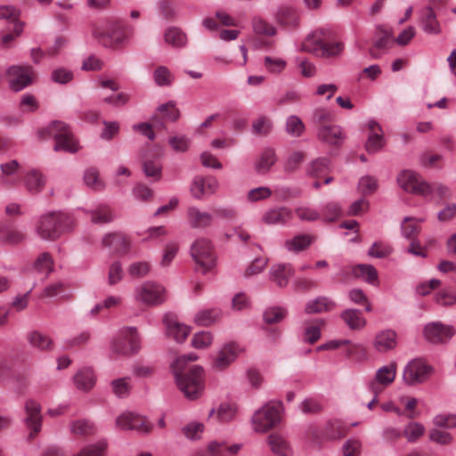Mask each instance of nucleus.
Masks as SVG:
<instances>
[{
  "label": "nucleus",
  "mask_w": 456,
  "mask_h": 456,
  "mask_svg": "<svg viewBox=\"0 0 456 456\" xmlns=\"http://www.w3.org/2000/svg\"><path fill=\"white\" fill-rule=\"evenodd\" d=\"M282 411V403L280 401L265 403L252 415V428L256 433H266L281 422Z\"/></svg>",
  "instance_id": "obj_4"
},
{
  "label": "nucleus",
  "mask_w": 456,
  "mask_h": 456,
  "mask_svg": "<svg viewBox=\"0 0 456 456\" xmlns=\"http://www.w3.org/2000/svg\"><path fill=\"white\" fill-rule=\"evenodd\" d=\"M53 260L48 252L40 254L34 262L33 268L40 273L48 275L53 270Z\"/></svg>",
  "instance_id": "obj_51"
},
{
  "label": "nucleus",
  "mask_w": 456,
  "mask_h": 456,
  "mask_svg": "<svg viewBox=\"0 0 456 456\" xmlns=\"http://www.w3.org/2000/svg\"><path fill=\"white\" fill-rule=\"evenodd\" d=\"M324 40V30L322 28L315 29L305 37L299 46V50L318 56Z\"/></svg>",
  "instance_id": "obj_22"
},
{
  "label": "nucleus",
  "mask_w": 456,
  "mask_h": 456,
  "mask_svg": "<svg viewBox=\"0 0 456 456\" xmlns=\"http://www.w3.org/2000/svg\"><path fill=\"white\" fill-rule=\"evenodd\" d=\"M424 217L415 218L405 216L401 224L402 235L406 239H414L420 231L419 223H423Z\"/></svg>",
  "instance_id": "obj_37"
},
{
  "label": "nucleus",
  "mask_w": 456,
  "mask_h": 456,
  "mask_svg": "<svg viewBox=\"0 0 456 456\" xmlns=\"http://www.w3.org/2000/svg\"><path fill=\"white\" fill-rule=\"evenodd\" d=\"M70 431L77 436H89L94 432V427L92 422L87 419H78L71 422Z\"/></svg>",
  "instance_id": "obj_60"
},
{
  "label": "nucleus",
  "mask_w": 456,
  "mask_h": 456,
  "mask_svg": "<svg viewBox=\"0 0 456 456\" xmlns=\"http://www.w3.org/2000/svg\"><path fill=\"white\" fill-rule=\"evenodd\" d=\"M399 186L406 192L427 197L430 193V183L412 170H403L397 176Z\"/></svg>",
  "instance_id": "obj_9"
},
{
  "label": "nucleus",
  "mask_w": 456,
  "mask_h": 456,
  "mask_svg": "<svg viewBox=\"0 0 456 456\" xmlns=\"http://www.w3.org/2000/svg\"><path fill=\"white\" fill-rule=\"evenodd\" d=\"M186 219L190 227L206 229L212 224L214 216L209 212L200 210L195 206H190L186 211Z\"/></svg>",
  "instance_id": "obj_20"
},
{
  "label": "nucleus",
  "mask_w": 456,
  "mask_h": 456,
  "mask_svg": "<svg viewBox=\"0 0 456 456\" xmlns=\"http://www.w3.org/2000/svg\"><path fill=\"white\" fill-rule=\"evenodd\" d=\"M141 347L137 330L133 327L121 329L113 338L110 348L117 354L130 355L136 354Z\"/></svg>",
  "instance_id": "obj_7"
},
{
  "label": "nucleus",
  "mask_w": 456,
  "mask_h": 456,
  "mask_svg": "<svg viewBox=\"0 0 456 456\" xmlns=\"http://www.w3.org/2000/svg\"><path fill=\"white\" fill-rule=\"evenodd\" d=\"M392 248L384 242H374L368 250V256L375 258H385L391 255Z\"/></svg>",
  "instance_id": "obj_63"
},
{
  "label": "nucleus",
  "mask_w": 456,
  "mask_h": 456,
  "mask_svg": "<svg viewBox=\"0 0 456 456\" xmlns=\"http://www.w3.org/2000/svg\"><path fill=\"white\" fill-rule=\"evenodd\" d=\"M236 407L233 404L230 403H222L217 411H216L214 409H212L209 411L208 418L213 417L216 415V419L221 422H228L233 419V418L236 415Z\"/></svg>",
  "instance_id": "obj_48"
},
{
  "label": "nucleus",
  "mask_w": 456,
  "mask_h": 456,
  "mask_svg": "<svg viewBox=\"0 0 456 456\" xmlns=\"http://www.w3.org/2000/svg\"><path fill=\"white\" fill-rule=\"evenodd\" d=\"M432 422L436 428L446 429L456 428V414L439 413L433 418Z\"/></svg>",
  "instance_id": "obj_56"
},
{
  "label": "nucleus",
  "mask_w": 456,
  "mask_h": 456,
  "mask_svg": "<svg viewBox=\"0 0 456 456\" xmlns=\"http://www.w3.org/2000/svg\"><path fill=\"white\" fill-rule=\"evenodd\" d=\"M344 44L340 42L325 43L317 57L331 58L338 56L344 51Z\"/></svg>",
  "instance_id": "obj_57"
},
{
  "label": "nucleus",
  "mask_w": 456,
  "mask_h": 456,
  "mask_svg": "<svg viewBox=\"0 0 456 456\" xmlns=\"http://www.w3.org/2000/svg\"><path fill=\"white\" fill-rule=\"evenodd\" d=\"M340 317L350 330H359L366 325L362 313L357 309H346L340 314Z\"/></svg>",
  "instance_id": "obj_32"
},
{
  "label": "nucleus",
  "mask_w": 456,
  "mask_h": 456,
  "mask_svg": "<svg viewBox=\"0 0 456 456\" xmlns=\"http://www.w3.org/2000/svg\"><path fill=\"white\" fill-rule=\"evenodd\" d=\"M419 25L428 35H439L441 26L432 7L426 6L419 12Z\"/></svg>",
  "instance_id": "obj_19"
},
{
  "label": "nucleus",
  "mask_w": 456,
  "mask_h": 456,
  "mask_svg": "<svg viewBox=\"0 0 456 456\" xmlns=\"http://www.w3.org/2000/svg\"><path fill=\"white\" fill-rule=\"evenodd\" d=\"M440 428H431L428 432L429 441L440 445H450L453 442V436L451 433L439 429Z\"/></svg>",
  "instance_id": "obj_55"
},
{
  "label": "nucleus",
  "mask_w": 456,
  "mask_h": 456,
  "mask_svg": "<svg viewBox=\"0 0 456 456\" xmlns=\"http://www.w3.org/2000/svg\"><path fill=\"white\" fill-rule=\"evenodd\" d=\"M19 168H20V164L15 159H12V160L5 162V163H2L0 165V169H1V173H2L0 185H4V186L13 185L15 183V182L13 180H12L10 177L12 176L13 175H15L17 173V171L19 170Z\"/></svg>",
  "instance_id": "obj_43"
},
{
  "label": "nucleus",
  "mask_w": 456,
  "mask_h": 456,
  "mask_svg": "<svg viewBox=\"0 0 456 456\" xmlns=\"http://www.w3.org/2000/svg\"><path fill=\"white\" fill-rule=\"evenodd\" d=\"M102 247L108 248L110 253H125L129 248V241L126 237L120 232L105 234L102 240Z\"/></svg>",
  "instance_id": "obj_24"
},
{
  "label": "nucleus",
  "mask_w": 456,
  "mask_h": 456,
  "mask_svg": "<svg viewBox=\"0 0 456 456\" xmlns=\"http://www.w3.org/2000/svg\"><path fill=\"white\" fill-rule=\"evenodd\" d=\"M29 344L39 350H49L52 347V339L45 334L34 330L28 336Z\"/></svg>",
  "instance_id": "obj_50"
},
{
  "label": "nucleus",
  "mask_w": 456,
  "mask_h": 456,
  "mask_svg": "<svg viewBox=\"0 0 456 456\" xmlns=\"http://www.w3.org/2000/svg\"><path fill=\"white\" fill-rule=\"evenodd\" d=\"M298 219L302 222H314L321 219L322 215L319 211L308 205H300L295 209Z\"/></svg>",
  "instance_id": "obj_54"
},
{
  "label": "nucleus",
  "mask_w": 456,
  "mask_h": 456,
  "mask_svg": "<svg viewBox=\"0 0 456 456\" xmlns=\"http://www.w3.org/2000/svg\"><path fill=\"white\" fill-rule=\"evenodd\" d=\"M295 270L290 264H276L271 267L270 280L277 286L283 288L294 275Z\"/></svg>",
  "instance_id": "obj_26"
},
{
  "label": "nucleus",
  "mask_w": 456,
  "mask_h": 456,
  "mask_svg": "<svg viewBox=\"0 0 456 456\" xmlns=\"http://www.w3.org/2000/svg\"><path fill=\"white\" fill-rule=\"evenodd\" d=\"M432 367L422 359L417 358L409 362L403 372V382L408 386L424 383L431 376Z\"/></svg>",
  "instance_id": "obj_10"
},
{
  "label": "nucleus",
  "mask_w": 456,
  "mask_h": 456,
  "mask_svg": "<svg viewBox=\"0 0 456 456\" xmlns=\"http://www.w3.org/2000/svg\"><path fill=\"white\" fill-rule=\"evenodd\" d=\"M83 180L87 187L96 191H102L105 187L104 182L100 177L98 169L93 167L85 170Z\"/></svg>",
  "instance_id": "obj_40"
},
{
  "label": "nucleus",
  "mask_w": 456,
  "mask_h": 456,
  "mask_svg": "<svg viewBox=\"0 0 456 456\" xmlns=\"http://www.w3.org/2000/svg\"><path fill=\"white\" fill-rule=\"evenodd\" d=\"M305 130V125L300 118L291 115L286 121V132L295 137L300 136Z\"/></svg>",
  "instance_id": "obj_61"
},
{
  "label": "nucleus",
  "mask_w": 456,
  "mask_h": 456,
  "mask_svg": "<svg viewBox=\"0 0 456 456\" xmlns=\"http://www.w3.org/2000/svg\"><path fill=\"white\" fill-rule=\"evenodd\" d=\"M314 240L309 234H298L284 242V248L290 252L298 253L306 249Z\"/></svg>",
  "instance_id": "obj_35"
},
{
  "label": "nucleus",
  "mask_w": 456,
  "mask_h": 456,
  "mask_svg": "<svg viewBox=\"0 0 456 456\" xmlns=\"http://www.w3.org/2000/svg\"><path fill=\"white\" fill-rule=\"evenodd\" d=\"M397 344V335L395 330L387 329L379 331L373 339V346L379 353L393 350Z\"/></svg>",
  "instance_id": "obj_23"
},
{
  "label": "nucleus",
  "mask_w": 456,
  "mask_h": 456,
  "mask_svg": "<svg viewBox=\"0 0 456 456\" xmlns=\"http://www.w3.org/2000/svg\"><path fill=\"white\" fill-rule=\"evenodd\" d=\"M243 347L236 342L223 345L213 358L212 367L217 370L227 369L242 353Z\"/></svg>",
  "instance_id": "obj_14"
},
{
  "label": "nucleus",
  "mask_w": 456,
  "mask_h": 456,
  "mask_svg": "<svg viewBox=\"0 0 456 456\" xmlns=\"http://www.w3.org/2000/svg\"><path fill=\"white\" fill-rule=\"evenodd\" d=\"M214 336L210 331H200L194 334L191 346L196 349H205L213 343Z\"/></svg>",
  "instance_id": "obj_59"
},
{
  "label": "nucleus",
  "mask_w": 456,
  "mask_h": 456,
  "mask_svg": "<svg viewBox=\"0 0 456 456\" xmlns=\"http://www.w3.org/2000/svg\"><path fill=\"white\" fill-rule=\"evenodd\" d=\"M241 448V444H235L232 445H227L224 442H211L208 448L205 450H199L194 452L193 456H227L236 454L240 449Z\"/></svg>",
  "instance_id": "obj_21"
},
{
  "label": "nucleus",
  "mask_w": 456,
  "mask_h": 456,
  "mask_svg": "<svg viewBox=\"0 0 456 456\" xmlns=\"http://www.w3.org/2000/svg\"><path fill=\"white\" fill-rule=\"evenodd\" d=\"M334 307L335 303L331 299L326 297H318L307 302L305 312L307 314H319L331 311Z\"/></svg>",
  "instance_id": "obj_38"
},
{
  "label": "nucleus",
  "mask_w": 456,
  "mask_h": 456,
  "mask_svg": "<svg viewBox=\"0 0 456 456\" xmlns=\"http://www.w3.org/2000/svg\"><path fill=\"white\" fill-rule=\"evenodd\" d=\"M95 380V375L90 368L82 369L74 376V383L77 388L86 392L94 387Z\"/></svg>",
  "instance_id": "obj_34"
},
{
  "label": "nucleus",
  "mask_w": 456,
  "mask_h": 456,
  "mask_svg": "<svg viewBox=\"0 0 456 456\" xmlns=\"http://www.w3.org/2000/svg\"><path fill=\"white\" fill-rule=\"evenodd\" d=\"M111 389L118 398H126L129 395L132 389L131 378L124 377L113 379L111 381Z\"/></svg>",
  "instance_id": "obj_46"
},
{
  "label": "nucleus",
  "mask_w": 456,
  "mask_h": 456,
  "mask_svg": "<svg viewBox=\"0 0 456 456\" xmlns=\"http://www.w3.org/2000/svg\"><path fill=\"white\" fill-rule=\"evenodd\" d=\"M424 338L434 345H444L448 343L455 335L456 330L454 326L442 322H431L427 323L423 328Z\"/></svg>",
  "instance_id": "obj_11"
},
{
  "label": "nucleus",
  "mask_w": 456,
  "mask_h": 456,
  "mask_svg": "<svg viewBox=\"0 0 456 456\" xmlns=\"http://www.w3.org/2000/svg\"><path fill=\"white\" fill-rule=\"evenodd\" d=\"M6 76L11 90L20 92L32 83L35 73L30 65H16L7 69Z\"/></svg>",
  "instance_id": "obj_12"
},
{
  "label": "nucleus",
  "mask_w": 456,
  "mask_h": 456,
  "mask_svg": "<svg viewBox=\"0 0 456 456\" xmlns=\"http://www.w3.org/2000/svg\"><path fill=\"white\" fill-rule=\"evenodd\" d=\"M158 112L161 114L165 120L171 122L176 121L180 117V111L175 107V103L172 101L159 105L158 108Z\"/></svg>",
  "instance_id": "obj_58"
},
{
  "label": "nucleus",
  "mask_w": 456,
  "mask_h": 456,
  "mask_svg": "<svg viewBox=\"0 0 456 456\" xmlns=\"http://www.w3.org/2000/svg\"><path fill=\"white\" fill-rule=\"evenodd\" d=\"M107 448L106 441H99L94 444L84 447L77 454L74 456H102Z\"/></svg>",
  "instance_id": "obj_64"
},
{
  "label": "nucleus",
  "mask_w": 456,
  "mask_h": 456,
  "mask_svg": "<svg viewBox=\"0 0 456 456\" xmlns=\"http://www.w3.org/2000/svg\"><path fill=\"white\" fill-rule=\"evenodd\" d=\"M292 218V212L285 207L270 208L263 215V222L266 224H284Z\"/></svg>",
  "instance_id": "obj_29"
},
{
  "label": "nucleus",
  "mask_w": 456,
  "mask_h": 456,
  "mask_svg": "<svg viewBox=\"0 0 456 456\" xmlns=\"http://www.w3.org/2000/svg\"><path fill=\"white\" fill-rule=\"evenodd\" d=\"M117 217L112 209L104 204L99 205L91 212L92 222L94 224H107L112 222Z\"/></svg>",
  "instance_id": "obj_41"
},
{
  "label": "nucleus",
  "mask_w": 456,
  "mask_h": 456,
  "mask_svg": "<svg viewBox=\"0 0 456 456\" xmlns=\"http://www.w3.org/2000/svg\"><path fill=\"white\" fill-rule=\"evenodd\" d=\"M370 134L365 143V149L368 153H376L379 151L384 144L383 132L376 121L369 123Z\"/></svg>",
  "instance_id": "obj_28"
},
{
  "label": "nucleus",
  "mask_w": 456,
  "mask_h": 456,
  "mask_svg": "<svg viewBox=\"0 0 456 456\" xmlns=\"http://www.w3.org/2000/svg\"><path fill=\"white\" fill-rule=\"evenodd\" d=\"M317 137L329 145H339L344 141L342 128L336 125L322 126L318 129Z\"/></svg>",
  "instance_id": "obj_25"
},
{
  "label": "nucleus",
  "mask_w": 456,
  "mask_h": 456,
  "mask_svg": "<svg viewBox=\"0 0 456 456\" xmlns=\"http://www.w3.org/2000/svg\"><path fill=\"white\" fill-rule=\"evenodd\" d=\"M41 411V404L33 399H28L24 403V423L27 428L30 431L29 436L31 437L41 431L43 421Z\"/></svg>",
  "instance_id": "obj_15"
},
{
  "label": "nucleus",
  "mask_w": 456,
  "mask_h": 456,
  "mask_svg": "<svg viewBox=\"0 0 456 456\" xmlns=\"http://www.w3.org/2000/svg\"><path fill=\"white\" fill-rule=\"evenodd\" d=\"M24 239V233L12 226L4 225L0 229V240L4 243L15 245Z\"/></svg>",
  "instance_id": "obj_42"
},
{
  "label": "nucleus",
  "mask_w": 456,
  "mask_h": 456,
  "mask_svg": "<svg viewBox=\"0 0 456 456\" xmlns=\"http://www.w3.org/2000/svg\"><path fill=\"white\" fill-rule=\"evenodd\" d=\"M134 298L146 306L159 305L166 301V289L159 282L146 281L135 287Z\"/></svg>",
  "instance_id": "obj_6"
},
{
  "label": "nucleus",
  "mask_w": 456,
  "mask_h": 456,
  "mask_svg": "<svg viewBox=\"0 0 456 456\" xmlns=\"http://www.w3.org/2000/svg\"><path fill=\"white\" fill-rule=\"evenodd\" d=\"M45 176L37 169L28 171L24 178L25 187L31 193L40 192L45 187Z\"/></svg>",
  "instance_id": "obj_33"
},
{
  "label": "nucleus",
  "mask_w": 456,
  "mask_h": 456,
  "mask_svg": "<svg viewBox=\"0 0 456 456\" xmlns=\"http://www.w3.org/2000/svg\"><path fill=\"white\" fill-rule=\"evenodd\" d=\"M267 444L271 451L278 456H292L293 449L287 438L279 433H272L267 436Z\"/></svg>",
  "instance_id": "obj_27"
},
{
  "label": "nucleus",
  "mask_w": 456,
  "mask_h": 456,
  "mask_svg": "<svg viewBox=\"0 0 456 456\" xmlns=\"http://www.w3.org/2000/svg\"><path fill=\"white\" fill-rule=\"evenodd\" d=\"M93 37L104 48L118 51L129 45L131 32L118 21L104 20L92 27Z\"/></svg>",
  "instance_id": "obj_3"
},
{
  "label": "nucleus",
  "mask_w": 456,
  "mask_h": 456,
  "mask_svg": "<svg viewBox=\"0 0 456 456\" xmlns=\"http://www.w3.org/2000/svg\"><path fill=\"white\" fill-rule=\"evenodd\" d=\"M396 365L392 362L380 367L375 374L374 380L370 383V387L374 389L376 383L383 387H388L395 379Z\"/></svg>",
  "instance_id": "obj_31"
},
{
  "label": "nucleus",
  "mask_w": 456,
  "mask_h": 456,
  "mask_svg": "<svg viewBox=\"0 0 456 456\" xmlns=\"http://www.w3.org/2000/svg\"><path fill=\"white\" fill-rule=\"evenodd\" d=\"M116 426L120 430H131L142 435L149 434L152 429V425L144 417L133 411L119 414L116 419Z\"/></svg>",
  "instance_id": "obj_13"
},
{
  "label": "nucleus",
  "mask_w": 456,
  "mask_h": 456,
  "mask_svg": "<svg viewBox=\"0 0 456 456\" xmlns=\"http://www.w3.org/2000/svg\"><path fill=\"white\" fill-rule=\"evenodd\" d=\"M397 402L400 405L403 406L404 416L408 419H413L419 416V412L417 411L418 399L415 397L402 395L397 398Z\"/></svg>",
  "instance_id": "obj_49"
},
{
  "label": "nucleus",
  "mask_w": 456,
  "mask_h": 456,
  "mask_svg": "<svg viewBox=\"0 0 456 456\" xmlns=\"http://www.w3.org/2000/svg\"><path fill=\"white\" fill-rule=\"evenodd\" d=\"M393 45L394 38L392 31L378 28L373 45L370 49V53L373 58L379 59L392 48Z\"/></svg>",
  "instance_id": "obj_18"
},
{
  "label": "nucleus",
  "mask_w": 456,
  "mask_h": 456,
  "mask_svg": "<svg viewBox=\"0 0 456 456\" xmlns=\"http://www.w3.org/2000/svg\"><path fill=\"white\" fill-rule=\"evenodd\" d=\"M329 167L330 160L327 158H319L308 165L306 173L313 177H321L329 170Z\"/></svg>",
  "instance_id": "obj_53"
},
{
  "label": "nucleus",
  "mask_w": 456,
  "mask_h": 456,
  "mask_svg": "<svg viewBox=\"0 0 456 456\" xmlns=\"http://www.w3.org/2000/svg\"><path fill=\"white\" fill-rule=\"evenodd\" d=\"M74 227L73 218L61 211L47 212L37 219L35 224L37 235L44 240L53 241Z\"/></svg>",
  "instance_id": "obj_2"
},
{
  "label": "nucleus",
  "mask_w": 456,
  "mask_h": 456,
  "mask_svg": "<svg viewBox=\"0 0 456 456\" xmlns=\"http://www.w3.org/2000/svg\"><path fill=\"white\" fill-rule=\"evenodd\" d=\"M352 274L354 278L362 279L371 285L377 286L379 284L378 271L371 265L360 264L354 265Z\"/></svg>",
  "instance_id": "obj_30"
},
{
  "label": "nucleus",
  "mask_w": 456,
  "mask_h": 456,
  "mask_svg": "<svg viewBox=\"0 0 456 456\" xmlns=\"http://www.w3.org/2000/svg\"><path fill=\"white\" fill-rule=\"evenodd\" d=\"M287 315V310L281 306L267 308L264 313V320L267 323L280 322Z\"/></svg>",
  "instance_id": "obj_62"
},
{
  "label": "nucleus",
  "mask_w": 456,
  "mask_h": 456,
  "mask_svg": "<svg viewBox=\"0 0 456 456\" xmlns=\"http://www.w3.org/2000/svg\"><path fill=\"white\" fill-rule=\"evenodd\" d=\"M178 389L188 400L200 398L205 389L204 369L191 365L186 369V360L176 358L170 365Z\"/></svg>",
  "instance_id": "obj_1"
},
{
  "label": "nucleus",
  "mask_w": 456,
  "mask_h": 456,
  "mask_svg": "<svg viewBox=\"0 0 456 456\" xmlns=\"http://www.w3.org/2000/svg\"><path fill=\"white\" fill-rule=\"evenodd\" d=\"M191 256L198 268L203 273L216 265V254L210 240L200 238L196 240L191 247Z\"/></svg>",
  "instance_id": "obj_8"
},
{
  "label": "nucleus",
  "mask_w": 456,
  "mask_h": 456,
  "mask_svg": "<svg viewBox=\"0 0 456 456\" xmlns=\"http://www.w3.org/2000/svg\"><path fill=\"white\" fill-rule=\"evenodd\" d=\"M276 162V156L273 149L264 150L257 161L256 162V170L258 174H266L273 165Z\"/></svg>",
  "instance_id": "obj_39"
},
{
  "label": "nucleus",
  "mask_w": 456,
  "mask_h": 456,
  "mask_svg": "<svg viewBox=\"0 0 456 456\" xmlns=\"http://www.w3.org/2000/svg\"><path fill=\"white\" fill-rule=\"evenodd\" d=\"M324 324L323 320L315 319L305 324L304 340L314 344L321 337V327Z\"/></svg>",
  "instance_id": "obj_47"
},
{
  "label": "nucleus",
  "mask_w": 456,
  "mask_h": 456,
  "mask_svg": "<svg viewBox=\"0 0 456 456\" xmlns=\"http://www.w3.org/2000/svg\"><path fill=\"white\" fill-rule=\"evenodd\" d=\"M165 42L175 47H182L187 42L186 35L177 28H170L165 32Z\"/></svg>",
  "instance_id": "obj_52"
},
{
  "label": "nucleus",
  "mask_w": 456,
  "mask_h": 456,
  "mask_svg": "<svg viewBox=\"0 0 456 456\" xmlns=\"http://www.w3.org/2000/svg\"><path fill=\"white\" fill-rule=\"evenodd\" d=\"M46 133L55 141L53 150L55 151L77 152L78 151V142L74 138L69 127L61 121H53L45 128Z\"/></svg>",
  "instance_id": "obj_5"
},
{
  "label": "nucleus",
  "mask_w": 456,
  "mask_h": 456,
  "mask_svg": "<svg viewBox=\"0 0 456 456\" xmlns=\"http://www.w3.org/2000/svg\"><path fill=\"white\" fill-rule=\"evenodd\" d=\"M222 317V311L219 308L203 309L194 316V322L200 326H209L218 322Z\"/></svg>",
  "instance_id": "obj_36"
},
{
  "label": "nucleus",
  "mask_w": 456,
  "mask_h": 456,
  "mask_svg": "<svg viewBox=\"0 0 456 456\" xmlns=\"http://www.w3.org/2000/svg\"><path fill=\"white\" fill-rule=\"evenodd\" d=\"M166 326L167 335L175 339L177 343H183L188 337L191 329L189 326L181 323L173 314H167L163 319Z\"/></svg>",
  "instance_id": "obj_17"
},
{
  "label": "nucleus",
  "mask_w": 456,
  "mask_h": 456,
  "mask_svg": "<svg viewBox=\"0 0 456 456\" xmlns=\"http://www.w3.org/2000/svg\"><path fill=\"white\" fill-rule=\"evenodd\" d=\"M218 186L219 183L214 176H196L191 184V192L195 199L200 200L214 194Z\"/></svg>",
  "instance_id": "obj_16"
},
{
  "label": "nucleus",
  "mask_w": 456,
  "mask_h": 456,
  "mask_svg": "<svg viewBox=\"0 0 456 456\" xmlns=\"http://www.w3.org/2000/svg\"><path fill=\"white\" fill-rule=\"evenodd\" d=\"M152 77L158 86H170L175 80V76L166 66L157 67L153 71Z\"/></svg>",
  "instance_id": "obj_45"
},
{
  "label": "nucleus",
  "mask_w": 456,
  "mask_h": 456,
  "mask_svg": "<svg viewBox=\"0 0 456 456\" xmlns=\"http://www.w3.org/2000/svg\"><path fill=\"white\" fill-rule=\"evenodd\" d=\"M425 431L426 428L420 422L410 421L405 425L403 435L409 443H415L424 436Z\"/></svg>",
  "instance_id": "obj_44"
}]
</instances>
